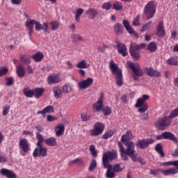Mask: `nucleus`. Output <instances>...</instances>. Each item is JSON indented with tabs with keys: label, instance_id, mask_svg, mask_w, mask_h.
Segmentation results:
<instances>
[{
	"label": "nucleus",
	"instance_id": "nucleus-1",
	"mask_svg": "<svg viewBox=\"0 0 178 178\" xmlns=\"http://www.w3.org/2000/svg\"><path fill=\"white\" fill-rule=\"evenodd\" d=\"M118 144L123 161H129V156L134 162H138V154L136 151V145L133 141H127L125 143L127 149H124L122 143L118 142Z\"/></svg>",
	"mask_w": 178,
	"mask_h": 178
},
{
	"label": "nucleus",
	"instance_id": "nucleus-2",
	"mask_svg": "<svg viewBox=\"0 0 178 178\" xmlns=\"http://www.w3.org/2000/svg\"><path fill=\"white\" fill-rule=\"evenodd\" d=\"M177 116L178 112H171L169 115L158 119L155 122L156 129L158 130H166L173 123V119Z\"/></svg>",
	"mask_w": 178,
	"mask_h": 178
},
{
	"label": "nucleus",
	"instance_id": "nucleus-3",
	"mask_svg": "<svg viewBox=\"0 0 178 178\" xmlns=\"http://www.w3.org/2000/svg\"><path fill=\"white\" fill-rule=\"evenodd\" d=\"M36 138L38 140V143L36 144L37 147L33 152V157L37 158L38 156H42V158H45L47 155H48V149L45 147H42L44 143V136L40 132H36Z\"/></svg>",
	"mask_w": 178,
	"mask_h": 178
},
{
	"label": "nucleus",
	"instance_id": "nucleus-4",
	"mask_svg": "<svg viewBox=\"0 0 178 178\" xmlns=\"http://www.w3.org/2000/svg\"><path fill=\"white\" fill-rule=\"evenodd\" d=\"M122 24L120 23H116L113 25V30L116 35H122L124 31V28L129 34H134V35H137L136 31H134L131 26H130V22H129V21L127 19L122 20Z\"/></svg>",
	"mask_w": 178,
	"mask_h": 178
},
{
	"label": "nucleus",
	"instance_id": "nucleus-5",
	"mask_svg": "<svg viewBox=\"0 0 178 178\" xmlns=\"http://www.w3.org/2000/svg\"><path fill=\"white\" fill-rule=\"evenodd\" d=\"M109 68L113 74L115 76L117 86L118 87H122V86H123V74L122 73V70L119 69V67H118V65L115 63L113 60L110 61Z\"/></svg>",
	"mask_w": 178,
	"mask_h": 178
},
{
	"label": "nucleus",
	"instance_id": "nucleus-6",
	"mask_svg": "<svg viewBox=\"0 0 178 178\" xmlns=\"http://www.w3.org/2000/svg\"><path fill=\"white\" fill-rule=\"evenodd\" d=\"M147 47V44L140 43L137 44L134 42H131L129 47V53L134 60L136 62L138 60L141 56L140 55V49H143Z\"/></svg>",
	"mask_w": 178,
	"mask_h": 178
},
{
	"label": "nucleus",
	"instance_id": "nucleus-7",
	"mask_svg": "<svg viewBox=\"0 0 178 178\" xmlns=\"http://www.w3.org/2000/svg\"><path fill=\"white\" fill-rule=\"evenodd\" d=\"M128 67L132 71V77L135 81L138 80V77L144 75V72L138 63H129Z\"/></svg>",
	"mask_w": 178,
	"mask_h": 178
},
{
	"label": "nucleus",
	"instance_id": "nucleus-8",
	"mask_svg": "<svg viewBox=\"0 0 178 178\" xmlns=\"http://www.w3.org/2000/svg\"><path fill=\"white\" fill-rule=\"evenodd\" d=\"M156 12V4L155 1H149L145 6L143 10V15L146 16L147 20L152 19Z\"/></svg>",
	"mask_w": 178,
	"mask_h": 178
},
{
	"label": "nucleus",
	"instance_id": "nucleus-9",
	"mask_svg": "<svg viewBox=\"0 0 178 178\" xmlns=\"http://www.w3.org/2000/svg\"><path fill=\"white\" fill-rule=\"evenodd\" d=\"M118 159V152L108 151L104 153L102 156V164L104 166L111 165L109 162Z\"/></svg>",
	"mask_w": 178,
	"mask_h": 178
},
{
	"label": "nucleus",
	"instance_id": "nucleus-10",
	"mask_svg": "<svg viewBox=\"0 0 178 178\" xmlns=\"http://www.w3.org/2000/svg\"><path fill=\"white\" fill-rule=\"evenodd\" d=\"M19 153L22 156H26V154H28L29 151H31L30 143H29V140L26 138L19 140Z\"/></svg>",
	"mask_w": 178,
	"mask_h": 178
},
{
	"label": "nucleus",
	"instance_id": "nucleus-11",
	"mask_svg": "<svg viewBox=\"0 0 178 178\" xmlns=\"http://www.w3.org/2000/svg\"><path fill=\"white\" fill-rule=\"evenodd\" d=\"M104 130H105V124L102 122H96L94 128L90 131V135L93 137H98L104 133Z\"/></svg>",
	"mask_w": 178,
	"mask_h": 178
},
{
	"label": "nucleus",
	"instance_id": "nucleus-12",
	"mask_svg": "<svg viewBox=\"0 0 178 178\" xmlns=\"http://www.w3.org/2000/svg\"><path fill=\"white\" fill-rule=\"evenodd\" d=\"M154 143H155V140L152 138L139 140L136 142V147L140 149H145V148H148L149 145L154 144Z\"/></svg>",
	"mask_w": 178,
	"mask_h": 178
},
{
	"label": "nucleus",
	"instance_id": "nucleus-13",
	"mask_svg": "<svg viewBox=\"0 0 178 178\" xmlns=\"http://www.w3.org/2000/svg\"><path fill=\"white\" fill-rule=\"evenodd\" d=\"M92 83H94V79L90 77H88L85 80H82L78 83V87L79 90H86L89 87L92 86Z\"/></svg>",
	"mask_w": 178,
	"mask_h": 178
},
{
	"label": "nucleus",
	"instance_id": "nucleus-14",
	"mask_svg": "<svg viewBox=\"0 0 178 178\" xmlns=\"http://www.w3.org/2000/svg\"><path fill=\"white\" fill-rule=\"evenodd\" d=\"M136 108H138V112H147L148 111V105L145 104L141 99L138 98L136 100V104H135Z\"/></svg>",
	"mask_w": 178,
	"mask_h": 178
},
{
	"label": "nucleus",
	"instance_id": "nucleus-15",
	"mask_svg": "<svg viewBox=\"0 0 178 178\" xmlns=\"http://www.w3.org/2000/svg\"><path fill=\"white\" fill-rule=\"evenodd\" d=\"M102 108H104V93H101L97 102L93 104V109L97 112H99Z\"/></svg>",
	"mask_w": 178,
	"mask_h": 178
},
{
	"label": "nucleus",
	"instance_id": "nucleus-16",
	"mask_svg": "<svg viewBox=\"0 0 178 178\" xmlns=\"http://www.w3.org/2000/svg\"><path fill=\"white\" fill-rule=\"evenodd\" d=\"M117 49L120 55H122V56H127L129 53L127 52V47H126V45L118 41Z\"/></svg>",
	"mask_w": 178,
	"mask_h": 178
},
{
	"label": "nucleus",
	"instance_id": "nucleus-17",
	"mask_svg": "<svg viewBox=\"0 0 178 178\" xmlns=\"http://www.w3.org/2000/svg\"><path fill=\"white\" fill-rule=\"evenodd\" d=\"M48 29H49L48 22H44L43 24H41L40 22L35 21V30L36 31H41V30H43L44 33H48Z\"/></svg>",
	"mask_w": 178,
	"mask_h": 178
},
{
	"label": "nucleus",
	"instance_id": "nucleus-18",
	"mask_svg": "<svg viewBox=\"0 0 178 178\" xmlns=\"http://www.w3.org/2000/svg\"><path fill=\"white\" fill-rule=\"evenodd\" d=\"M0 173L1 175H2V176H5L7 178H17V175H16V173H15V172L6 169V168H2L0 170Z\"/></svg>",
	"mask_w": 178,
	"mask_h": 178
},
{
	"label": "nucleus",
	"instance_id": "nucleus-19",
	"mask_svg": "<svg viewBox=\"0 0 178 178\" xmlns=\"http://www.w3.org/2000/svg\"><path fill=\"white\" fill-rule=\"evenodd\" d=\"M145 73L150 77H161V73L156 70H154L152 67H146L145 69Z\"/></svg>",
	"mask_w": 178,
	"mask_h": 178
},
{
	"label": "nucleus",
	"instance_id": "nucleus-20",
	"mask_svg": "<svg viewBox=\"0 0 178 178\" xmlns=\"http://www.w3.org/2000/svg\"><path fill=\"white\" fill-rule=\"evenodd\" d=\"M34 24H35V19H28L26 22V26L28 29L29 37H31V34H33Z\"/></svg>",
	"mask_w": 178,
	"mask_h": 178
},
{
	"label": "nucleus",
	"instance_id": "nucleus-21",
	"mask_svg": "<svg viewBox=\"0 0 178 178\" xmlns=\"http://www.w3.org/2000/svg\"><path fill=\"white\" fill-rule=\"evenodd\" d=\"M134 138V136L133 135V131L131 130L127 131L126 134L122 135L121 137L122 143L126 145V141H129V140H133Z\"/></svg>",
	"mask_w": 178,
	"mask_h": 178
},
{
	"label": "nucleus",
	"instance_id": "nucleus-22",
	"mask_svg": "<svg viewBox=\"0 0 178 178\" xmlns=\"http://www.w3.org/2000/svg\"><path fill=\"white\" fill-rule=\"evenodd\" d=\"M156 34L158 37H163L165 35V26H163V22H160L159 23Z\"/></svg>",
	"mask_w": 178,
	"mask_h": 178
},
{
	"label": "nucleus",
	"instance_id": "nucleus-23",
	"mask_svg": "<svg viewBox=\"0 0 178 178\" xmlns=\"http://www.w3.org/2000/svg\"><path fill=\"white\" fill-rule=\"evenodd\" d=\"M57 83H60V78L58 75H49L47 77V83L51 84H57Z\"/></svg>",
	"mask_w": 178,
	"mask_h": 178
},
{
	"label": "nucleus",
	"instance_id": "nucleus-24",
	"mask_svg": "<svg viewBox=\"0 0 178 178\" xmlns=\"http://www.w3.org/2000/svg\"><path fill=\"white\" fill-rule=\"evenodd\" d=\"M86 15H88V17L94 19L95 17H97V16H98L99 12L98 10L94 8H90L86 10Z\"/></svg>",
	"mask_w": 178,
	"mask_h": 178
},
{
	"label": "nucleus",
	"instance_id": "nucleus-25",
	"mask_svg": "<svg viewBox=\"0 0 178 178\" xmlns=\"http://www.w3.org/2000/svg\"><path fill=\"white\" fill-rule=\"evenodd\" d=\"M44 141L48 147H56L58 145L56 138L54 137L44 139Z\"/></svg>",
	"mask_w": 178,
	"mask_h": 178
},
{
	"label": "nucleus",
	"instance_id": "nucleus-26",
	"mask_svg": "<svg viewBox=\"0 0 178 178\" xmlns=\"http://www.w3.org/2000/svg\"><path fill=\"white\" fill-rule=\"evenodd\" d=\"M53 94L56 99H59V98H62V88L59 86H54L53 88Z\"/></svg>",
	"mask_w": 178,
	"mask_h": 178
},
{
	"label": "nucleus",
	"instance_id": "nucleus-27",
	"mask_svg": "<svg viewBox=\"0 0 178 178\" xmlns=\"http://www.w3.org/2000/svg\"><path fill=\"white\" fill-rule=\"evenodd\" d=\"M162 173L163 176H173V175H177L178 170L176 168H171L168 170H163Z\"/></svg>",
	"mask_w": 178,
	"mask_h": 178
},
{
	"label": "nucleus",
	"instance_id": "nucleus-28",
	"mask_svg": "<svg viewBox=\"0 0 178 178\" xmlns=\"http://www.w3.org/2000/svg\"><path fill=\"white\" fill-rule=\"evenodd\" d=\"M56 136L57 137H60L63 136L65 133V125L63 124H59L58 127H56Z\"/></svg>",
	"mask_w": 178,
	"mask_h": 178
},
{
	"label": "nucleus",
	"instance_id": "nucleus-29",
	"mask_svg": "<svg viewBox=\"0 0 178 178\" xmlns=\"http://www.w3.org/2000/svg\"><path fill=\"white\" fill-rule=\"evenodd\" d=\"M44 91H45V89L42 88H36L33 89V95L35 98H41Z\"/></svg>",
	"mask_w": 178,
	"mask_h": 178
},
{
	"label": "nucleus",
	"instance_id": "nucleus-30",
	"mask_svg": "<svg viewBox=\"0 0 178 178\" xmlns=\"http://www.w3.org/2000/svg\"><path fill=\"white\" fill-rule=\"evenodd\" d=\"M154 149L156 153L161 155V158H163V156H165V152H163V147L162 146V144L158 143L155 146Z\"/></svg>",
	"mask_w": 178,
	"mask_h": 178
},
{
	"label": "nucleus",
	"instance_id": "nucleus-31",
	"mask_svg": "<svg viewBox=\"0 0 178 178\" xmlns=\"http://www.w3.org/2000/svg\"><path fill=\"white\" fill-rule=\"evenodd\" d=\"M17 74L19 77H24L26 76V70L23 65H19L17 67Z\"/></svg>",
	"mask_w": 178,
	"mask_h": 178
},
{
	"label": "nucleus",
	"instance_id": "nucleus-32",
	"mask_svg": "<svg viewBox=\"0 0 178 178\" xmlns=\"http://www.w3.org/2000/svg\"><path fill=\"white\" fill-rule=\"evenodd\" d=\"M24 95L27 98H33L34 97V90H30L29 88H24L23 90Z\"/></svg>",
	"mask_w": 178,
	"mask_h": 178
},
{
	"label": "nucleus",
	"instance_id": "nucleus-33",
	"mask_svg": "<svg viewBox=\"0 0 178 178\" xmlns=\"http://www.w3.org/2000/svg\"><path fill=\"white\" fill-rule=\"evenodd\" d=\"M20 60L24 65H30L31 63V58L28 55H22L20 56Z\"/></svg>",
	"mask_w": 178,
	"mask_h": 178
},
{
	"label": "nucleus",
	"instance_id": "nucleus-34",
	"mask_svg": "<svg viewBox=\"0 0 178 178\" xmlns=\"http://www.w3.org/2000/svg\"><path fill=\"white\" fill-rule=\"evenodd\" d=\"M112 8L114 10L122 11L123 10V3L120 1H115L114 3L112 5Z\"/></svg>",
	"mask_w": 178,
	"mask_h": 178
},
{
	"label": "nucleus",
	"instance_id": "nucleus-35",
	"mask_svg": "<svg viewBox=\"0 0 178 178\" xmlns=\"http://www.w3.org/2000/svg\"><path fill=\"white\" fill-rule=\"evenodd\" d=\"M78 69H88L90 64L87 63V60H82L76 65Z\"/></svg>",
	"mask_w": 178,
	"mask_h": 178
},
{
	"label": "nucleus",
	"instance_id": "nucleus-36",
	"mask_svg": "<svg viewBox=\"0 0 178 178\" xmlns=\"http://www.w3.org/2000/svg\"><path fill=\"white\" fill-rule=\"evenodd\" d=\"M32 59H33L35 62H41V60L44 59V54L39 51L32 56Z\"/></svg>",
	"mask_w": 178,
	"mask_h": 178
},
{
	"label": "nucleus",
	"instance_id": "nucleus-37",
	"mask_svg": "<svg viewBox=\"0 0 178 178\" xmlns=\"http://www.w3.org/2000/svg\"><path fill=\"white\" fill-rule=\"evenodd\" d=\"M158 49V46L156 45V42H151L147 45V50L149 51V52H155Z\"/></svg>",
	"mask_w": 178,
	"mask_h": 178
},
{
	"label": "nucleus",
	"instance_id": "nucleus-38",
	"mask_svg": "<svg viewBox=\"0 0 178 178\" xmlns=\"http://www.w3.org/2000/svg\"><path fill=\"white\" fill-rule=\"evenodd\" d=\"M105 169H107L106 176L108 178H113L115 177V172H112V165L104 166Z\"/></svg>",
	"mask_w": 178,
	"mask_h": 178
},
{
	"label": "nucleus",
	"instance_id": "nucleus-39",
	"mask_svg": "<svg viewBox=\"0 0 178 178\" xmlns=\"http://www.w3.org/2000/svg\"><path fill=\"white\" fill-rule=\"evenodd\" d=\"M168 65H172V66H177V57H171L167 60Z\"/></svg>",
	"mask_w": 178,
	"mask_h": 178
},
{
	"label": "nucleus",
	"instance_id": "nucleus-40",
	"mask_svg": "<svg viewBox=\"0 0 178 178\" xmlns=\"http://www.w3.org/2000/svg\"><path fill=\"white\" fill-rule=\"evenodd\" d=\"M72 90L73 89L72 88V85H70V83H65L63 86V92H64L65 94H68V92H72Z\"/></svg>",
	"mask_w": 178,
	"mask_h": 178
},
{
	"label": "nucleus",
	"instance_id": "nucleus-41",
	"mask_svg": "<svg viewBox=\"0 0 178 178\" xmlns=\"http://www.w3.org/2000/svg\"><path fill=\"white\" fill-rule=\"evenodd\" d=\"M84 13V9L83 8H78L76 10V12L75 13V20L76 22H80V17L81 16V15Z\"/></svg>",
	"mask_w": 178,
	"mask_h": 178
},
{
	"label": "nucleus",
	"instance_id": "nucleus-42",
	"mask_svg": "<svg viewBox=\"0 0 178 178\" xmlns=\"http://www.w3.org/2000/svg\"><path fill=\"white\" fill-rule=\"evenodd\" d=\"M113 134H114V132L111 129L106 131L102 135L103 140H108V138H111V137H112V136H113Z\"/></svg>",
	"mask_w": 178,
	"mask_h": 178
},
{
	"label": "nucleus",
	"instance_id": "nucleus-43",
	"mask_svg": "<svg viewBox=\"0 0 178 178\" xmlns=\"http://www.w3.org/2000/svg\"><path fill=\"white\" fill-rule=\"evenodd\" d=\"M72 41L75 44H77L79 41H84V38H81L80 35L77 34H74L72 35Z\"/></svg>",
	"mask_w": 178,
	"mask_h": 178
},
{
	"label": "nucleus",
	"instance_id": "nucleus-44",
	"mask_svg": "<svg viewBox=\"0 0 178 178\" xmlns=\"http://www.w3.org/2000/svg\"><path fill=\"white\" fill-rule=\"evenodd\" d=\"M89 151H90L92 156H94L95 158L98 156V153L97 152V150L95 149V145H91L90 146Z\"/></svg>",
	"mask_w": 178,
	"mask_h": 178
},
{
	"label": "nucleus",
	"instance_id": "nucleus-45",
	"mask_svg": "<svg viewBox=\"0 0 178 178\" xmlns=\"http://www.w3.org/2000/svg\"><path fill=\"white\" fill-rule=\"evenodd\" d=\"M151 27H152V22L150 21L143 26V28L140 31L141 33H144L145 30H148V29H151Z\"/></svg>",
	"mask_w": 178,
	"mask_h": 178
},
{
	"label": "nucleus",
	"instance_id": "nucleus-46",
	"mask_svg": "<svg viewBox=\"0 0 178 178\" xmlns=\"http://www.w3.org/2000/svg\"><path fill=\"white\" fill-rule=\"evenodd\" d=\"M111 8L112 3L109 1L104 3L102 6V9H104V10H109Z\"/></svg>",
	"mask_w": 178,
	"mask_h": 178
},
{
	"label": "nucleus",
	"instance_id": "nucleus-47",
	"mask_svg": "<svg viewBox=\"0 0 178 178\" xmlns=\"http://www.w3.org/2000/svg\"><path fill=\"white\" fill-rule=\"evenodd\" d=\"M50 26L51 27V30H58V29H59V22L58 21H53L50 22Z\"/></svg>",
	"mask_w": 178,
	"mask_h": 178
},
{
	"label": "nucleus",
	"instance_id": "nucleus-48",
	"mask_svg": "<svg viewBox=\"0 0 178 178\" xmlns=\"http://www.w3.org/2000/svg\"><path fill=\"white\" fill-rule=\"evenodd\" d=\"M96 168H97V161L92 160L90 164L88 170H90V172H92V170L96 169Z\"/></svg>",
	"mask_w": 178,
	"mask_h": 178
},
{
	"label": "nucleus",
	"instance_id": "nucleus-49",
	"mask_svg": "<svg viewBox=\"0 0 178 178\" xmlns=\"http://www.w3.org/2000/svg\"><path fill=\"white\" fill-rule=\"evenodd\" d=\"M5 80L6 81V84L8 86H13V84L15 83V81L13 80V77H6L5 78Z\"/></svg>",
	"mask_w": 178,
	"mask_h": 178
},
{
	"label": "nucleus",
	"instance_id": "nucleus-50",
	"mask_svg": "<svg viewBox=\"0 0 178 178\" xmlns=\"http://www.w3.org/2000/svg\"><path fill=\"white\" fill-rule=\"evenodd\" d=\"M81 118L83 122H87V120H90V115L87 113H83L81 114Z\"/></svg>",
	"mask_w": 178,
	"mask_h": 178
},
{
	"label": "nucleus",
	"instance_id": "nucleus-51",
	"mask_svg": "<svg viewBox=\"0 0 178 178\" xmlns=\"http://www.w3.org/2000/svg\"><path fill=\"white\" fill-rule=\"evenodd\" d=\"M8 72L9 69H8V67H3L0 69V77H2L3 76H6Z\"/></svg>",
	"mask_w": 178,
	"mask_h": 178
},
{
	"label": "nucleus",
	"instance_id": "nucleus-52",
	"mask_svg": "<svg viewBox=\"0 0 178 178\" xmlns=\"http://www.w3.org/2000/svg\"><path fill=\"white\" fill-rule=\"evenodd\" d=\"M132 25L134 26H140V15H137L133 22H132Z\"/></svg>",
	"mask_w": 178,
	"mask_h": 178
},
{
	"label": "nucleus",
	"instance_id": "nucleus-53",
	"mask_svg": "<svg viewBox=\"0 0 178 178\" xmlns=\"http://www.w3.org/2000/svg\"><path fill=\"white\" fill-rule=\"evenodd\" d=\"M139 116L143 120H147L149 118L148 113L145 112H140Z\"/></svg>",
	"mask_w": 178,
	"mask_h": 178
},
{
	"label": "nucleus",
	"instance_id": "nucleus-54",
	"mask_svg": "<svg viewBox=\"0 0 178 178\" xmlns=\"http://www.w3.org/2000/svg\"><path fill=\"white\" fill-rule=\"evenodd\" d=\"M54 106H48L46 108H44L43 110L39 111V112H54Z\"/></svg>",
	"mask_w": 178,
	"mask_h": 178
},
{
	"label": "nucleus",
	"instance_id": "nucleus-55",
	"mask_svg": "<svg viewBox=\"0 0 178 178\" xmlns=\"http://www.w3.org/2000/svg\"><path fill=\"white\" fill-rule=\"evenodd\" d=\"M175 161H167L161 164V166H174Z\"/></svg>",
	"mask_w": 178,
	"mask_h": 178
},
{
	"label": "nucleus",
	"instance_id": "nucleus-56",
	"mask_svg": "<svg viewBox=\"0 0 178 178\" xmlns=\"http://www.w3.org/2000/svg\"><path fill=\"white\" fill-rule=\"evenodd\" d=\"M114 172H122L123 169L120 168V164H116L113 166Z\"/></svg>",
	"mask_w": 178,
	"mask_h": 178
},
{
	"label": "nucleus",
	"instance_id": "nucleus-57",
	"mask_svg": "<svg viewBox=\"0 0 178 178\" xmlns=\"http://www.w3.org/2000/svg\"><path fill=\"white\" fill-rule=\"evenodd\" d=\"M75 163H76L79 166H81L83 165L84 161H83V159L77 158V159H75Z\"/></svg>",
	"mask_w": 178,
	"mask_h": 178
},
{
	"label": "nucleus",
	"instance_id": "nucleus-58",
	"mask_svg": "<svg viewBox=\"0 0 178 178\" xmlns=\"http://www.w3.org/2000/svg\"><path fill=\"white\" fill-rule=\"evenodd\" d=\"M159 172H161V170H150V175L156 176V175H159Z\"/></svg>",
	"mask_w": 178,
	"mask_h": 178
},
{
	"label": "nucleus",
	"instance_id": "nucleus-59",
	"mask_svg": "<svg viewBox=\"0 0 178 178\" xmlns=\"http://www.w3.org/2000/svg\"><path fill=\"white\" fill-rule=\"evenodd\" d=\"M145 103L147 102V99H149V96L148 95H143L141 98H139Z\"/></svg>",
	"mask_w": 178,
	"mask_h": 178
},
{
	"label": "nucleus",
	"instance_id": "nucleus-60",
	"mask_svg": "<svg viewBox=\"0 0 178 178\" xmlns=\"http://www.w3.org/2000/svg\"><path fill=\"white\" fill-rule=\"evenodd\" d=\"M10 110V105L9 104H6L3 107V112H9Z\"/></svg>",
	"mask_w": 178,
	"mask_h": 178
},
{
	"label": "nucleus",
	"instance_id": "nucleus-61",
	"mask_svg": "<svg viewBox=\"0 0 178 178\" xmlns=\"http://www.w3.org/2000/svg\"><path fill=\"white\" fill-rule=\"evenodd\" d=\"M5 162H8V158L0 156V163H4Z\"/></svg>",
	"mask_w": 178,
	"mask_h": 178
},
{
	"label": "nucleus",
	"instance_id": "nucleus-62",
	"mask_svg": "<svg viewBox=\"0 0 178 178\" xmlns=\"http://www.w3.org/2000/svg\"><path fill=\"white\" fill-rule=\"evenodd\" d=\"M13 5H20L22 3V0H11Z\"/></svg>",
	"mask_w": 178,
	"mask_h": 178
},
{
	"label": "nucleus",
	"instance_id": "nucleus-63",
	"mask_svg": "<svg viewBox=\"0 0 178 178\" xmlns=\"http://www.w3.org/2000/svg\"><path fill=\"white\" fill-rule=\"evenodd\" d=\"M22 134H24L25 136H33V131H23Z\"/></svg>",
	"mask_w": 178,
	"mask_h": 178
},
{
	"label": "nucleus",
	"instance_id": "nucleus-64",
	"mask_svg": "<svg viewBox=\"0 0 178 178\" xmlns=\"http://www.w3.org/2000/svg\"><path fill=\"white\" fill-rule=\"evenodd\" d=\"M35 129L39 133H42V131H44V128L42 126L38 125V127H35Z\"/></svg>",
	"mask_w": 178,
	"mask_h": 178
}]
</instances>
